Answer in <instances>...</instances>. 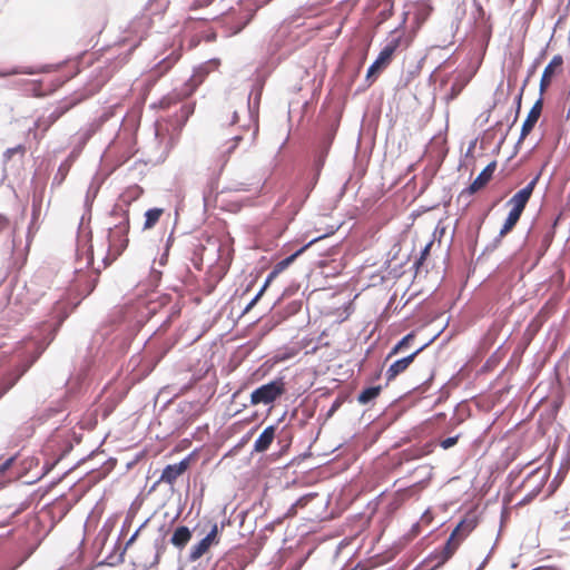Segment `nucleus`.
Segmentation results:
<instances>
[{"mask_svg": "<svg viewBox=\"0 0 570 570\" xmlns=\"http://www.w3.org/2000/svg\"><path fill=\"white\" fill-rule=\"evenodd\" d=\"M98 190H99V186L96 185L95 183H91L90 186L88 187V190H87V194H86L85 203H86L87 207L91 206L95 197L98 194Z\"/></svg>", "mask_w": 570, "mask_h": 570, "instance_id": "obj_31", "label": "nucleus"}, {"mask_svg": "<svg viewBox=\"0 0 570 570\" xmlns=\"http://www.w3.org/2000/svg\"><path fill=\"white\" fill-rule=\"evenodd\" d=\"M543 101L539 98L530 109L521 128L520 140H523L533 129L542 111Z\"/></svg>", "mask_w": 570, "mask_h": 570, "instance_id": "obj_16", "label": "nucleus"}, {"mask_svg": "<svg viewBox=\"0 0 570 570\" xmlns=\"http://www.w3.org/2000/svg\"><path fill=\"white\" fill-rule=\"evenodd\" d=\"M217 534H218V527L215 523L210 531L197 544H195L189 553V560L196 561L198 560L203 554H205L210 546L215 542H217Z\"/></svg>", "mask_w": 570, "mask_h": 570, "instance_id": "obj_10", "label": "nucleus"}, {"mask_svg": "<svg viewBox=\"0 0 570 570\" xmlns=\"http://www.w3.org/2000/svg\"><path fill=\"white\" fill-rule=\"evenodd\" d=\"M313 498V494H307V495H304V497H301L294 504H293V509L296 508V507H304L307 504V502Z\"/></svg>", "mask_w": 570, "mask_h": 570, "instance_id": "obj_40", "label": "nucleus"}, {"mask_svg": "<svg viewBox=\"0 0 570 570\" xmlns=\"http://www.w3.org/2000/svg\"><path fill=\"white\" fill-rule=\"evenodd\" d=\"M549 479V470L538 468L533 470L521 483L520 491L524 497L518 502V505L530 503L543 489Z\"/></svg>", "mask_w": 570, "mask_h": 570, "instance_id": "obj_4", "label": "nucleus"}, {"mask_svg": "<svg viewBox=\"0 0 570 570\" xmlns=\"http://www.w3.org/2000/svg\"><path fill=\"white\" fill-rule=\"evenodd\" d=\"M262 295H263V291H258L257 294L245 306V308L243 311V314L249 312L257 304V302L261 299Z\"/></svg>", "mask_w": 570, "mask_h": 570, "instance_id": "obj_38", "label": "nucleus"}, {"mask_svg": "<svg viewBox=\"0 0 570 570\" xmlns=\"http://www.w3.org/2000/svg\"><path fill=\"white\" fill-rule=\"evenodd\" d=\"M538 181V177L532 179L525 187L517 191L508 202L512 206L511 212L522 215Z\"/></svg>", "mask_w": 570, "mask_h": 570, "instance_id": "obj_9", "label": "nucleus"}, {"mask_svg": "<svg viewBox=\"0 0 570 570\" xmlns=\"http://www.w3.org/2000/svg\"><path fill=\"white\" fill-rule=\"evenodd\" d=\"M336 407H337V405H336V404H333V406H332V409H331V411H330V414H331L333 411H335V409H336Z\"/></svg>", "mask_w": 570, "mask_h": 570, "instance_id": "obj_59", "label": "nucleus"}, {"mask_svg": "<svg viewBox=\"0 0 570 570\" xmlns=\"http://www.w3.org/2000/svg\"><path fill=\"white\" fill-rule=\"evenodd\" d=\"M425 347V345H421L416 347L413 352H411L409 355H405L401 358H397L394 361V376L399 375L400 373H403L410 364L413 363L416 355Z\"/></svg>", "mask_w": 570, "mask_h": 570, "instance_id": "obj_20", "label": "nucleus"}, {"mask_svg": "<svg viewBox=\"0 0 570 570\" xmlns=\"http://www.w3.org/2000/svg\"><path fill=\"white\" fill-rule=\"evenodd\" d=\"M414 338V333H410L406 336H404L396 345H394V355L400 354L404 352L407 347H410Z\"/></svg>", "mask_w": 570, "mask_h": 570, "instance_id": "obj_28", "label": "nucleus"}, {"mask_svg": "<svg viewBox=\"0 0 570 570\" xmlns=\"http://www.w3.org/2000/svg\"><path fill=\"white\" fill-rule=\"evenodd\" d=\"M38 71L32 67H13L10 69L0 70V78H6L16 75H36Z\"/></svg>", "mask_w": 570, "mask_h": 570, "instance_id": "obj_25", "label": "nucleus"}, {"mask_svg": "<svg viewBox=\"0 0 570 570\" xmlns=\"http://www.w3.org/2000/svg\"><path fill=\"white\" fill-rule=\"evenodd\" d=\"M8 226V220L3 217V216H0V232L6 228Z\"/></svg>", "mask_w": 570, "mask_h": 570, "instance_id": "obj_51", "label": "nucleus"}, {"mask_svg": "<svg viewBox=\"0 0 570 570\" xmlns=\"http://www.w3.org/2000/svg\"><path fill=\"white\" fill-rule=\"evenodd\" d=\"M458 440H459V435L446 438L441 441V446L445 450L450 449L458 443Z\"/></svg>", "mask_w": 570, "mask_h": 570, "instance_id": "obj_39", "label": "nucleus"}, {"mask_svg": "<svg viewBox=\"0 0 570 570\" xmlns=\"http://www.w3.org/2000/svg\"><path fill=\"white\" fill-rule=\"evenodd\" d=\"M421 521H422V522H425V523H430L431 518H425V517H423V518H421Z\"/></svg>", "mask_w": 570, "mask_h": 570, "instance_id": "obj_55", "label": "nucleus"}, {"mask_svg": "<svg viewBox=\"0 0 570 570\" xmlns=\"http://www.w3.org/2000/svg\"><path fill=\"white\" fill-rule=\"evenodd\" d=\"M48 395L43 394L41 395V402H45L47 400ZM38 401H40V396L38 397Z\"/></svg>", "mask_w": 570, "mask_h": 570, "instance_id": "obj_56", "label": "nucleus"}, {"mask_svg": "<svg viewBox=\"0 0 570 570\" xmlns=\"http://www.w3.org/2000/svg\"><path fill=\"white\" fill-rule=\"evenodd\" d=\"M164 210L161 208H157V207L148 209L145 213L144 229L153 228L157 224V222L159 220Z\"/></svg>", "mask_w": 570, "mask_h": 570, "instance_id": "obj_24", "label": "nucleus"}, {"mask_svg": "<svg viewBox=\"0 0 570 570\" xmlns=\"http://www.w3.org/2000/svg\"><path fill=\"white\" fill-rule=\"evenodd\" d=\"M520 217H521V215L510 210V213L500 230V236H505L508 233H510L514 228L517 223L519 222Z\"/></svg>", "mask_w": 570, "mask_h": 570, "instance_id": "obj_26", "label": "nucleus"}, {"mask_svg": "<svg viewBox=\"0 0 570 570\" xmlns=\"http://www.w3.org/2000/svg\"><path fill=\"white\" fill-rule=\"evenodd\" d=\"M385 376H386L387 381L392 380V364L386 366Z\"/></svg>", "mask_w": 570, "mask_h": 570, "instance_id": "obj_49", "label": "nucleus"}, {"mask_svg": "<svg viewBox=\"0 0 570 570\" xmlns=\"http://www.w3.org/2000/svg\"><path fill=\"white\" fill-rule=\"evenodd\" d=\"M253 16H254L253 11H246L244 14V21L235 29L234 33L240 32L252 20Z\"/></svg>", "mask_w": 570, "mask_h": 570, "instance_id": "obj_36", "label": "nucleus"}, {"mask_svg": "<svg viewBox=\"0 0 570 570\" xmlns=\"http://www.w3.org/2000/svg\"><path fill=\"white\" fill-rule=\"evenodd\" d=\"M23 430L26 431L27 438L31 436L35 433V428L32 425L26 426Z\"/></svg>", "mask_w": 570, "mask_h": 570, "instance_id": "obj_47", "label": "nucleus"}, {"mask_svg": "<svg viewBox=\"0 0 570 570\" xmlns=\"http://www.w3.org/2000/svg\"><path fill=\"white\" fill-rule=\"evenodd\" d=\"M176 61H177V58H173V57L164 58L156 65L155 72H157L159 76L164 75L174 66V63Z\"/></svg>", "mask_w": 570, "mask_h": 570, "instance_id": "obj_27", "label": "nucleus"}, {"mask_svg": "<svg viewBox=\"0 0 570 570\" xmlns=\"http://www.w3.org/2000/svg\"><path fill=\"white\" fill-rule=\"evenodd\" d=\"M71 311L72 308H69L68 303L56 302L51 311V321L42 323L36 333L20 342L17 353L21 361V372L14 379L0 383V399L17 384L19 379L41 356Z\"/></svg>", "mask_w": 570, "mask_h": 570, "instance_id": "obj_1", "label": "nucleus"}, {"mask_svg": "<svg viewBox=\"0 0 570 570\" xmlns=\"http://www.w3.org/2000/svg\"><path fill=\"white\" fill-rule=\"evenodd\" d=\"M409 12H404V20L402 26L394 29V45L393 48H406L413 40L416 29L419 27L416 16L412 17L411 22L407 24Z\"/></svg>", "mask_w": 570, "mask_h": 570, "instance_id": "obj_7", "label": "nucleus"}, {"mask_svg": "<svg viewBox=\"0 0 570 570\" xmlns=\"http://www.w3.org/2000/svg\"><path fill=\"white\" fill-rule=\"evenodd\" d=\"M169 105H170V99H168V98H163V99L160 100V106H161L163 108H167V107H169Z\"/></svg>", "mask_w": 570, "mask_h": 570, "instance_id": "obj_52", "label": "nucleus"}, {"mask_svg": "<svg viewBox=\"0 0 570 570\" xmlns=\"http://www.w3.org/2000/svg\"><path fill=\"white\" fill-rule=\"evenodd\" d=\"M16 459H17V455H12V456L8 458L7 460H4L3 462H1L0 463V473L7 472L11 468V465L13 464Z\"/></svg>", "mask_w": 570, "mask_h": 570, "instance_id": "obj_37", "label": "nucleus"}, {"mask_svg": "<svg viewBox=\"0 0 570 570\" xmlns=\"http://www.w3.org/2000/svg\"><path fill=\"white\" fill-rule=\"evenodd\" d=\"M253 91L247 97V111L249 115V121H253L255 124V130L253 132V139L255 138V135L258 130V107H259V100L262 96V88H257L255 97L252 98Z\"/></svg>", "mask_w": 570, "mask_h": 570, "instance_id": "obj_19", "label": "nucleus"}, {"mask_svg": "<svg viewBox=\"0 0 570 570\" xmlns=\"http://www.w3.org/2000/svg\"><path fill=\"white\" fill-rule=\"evenodd\" d=\"M72 449V445L69 443L68 446L63 450V452L55 459L52 462H47L43 465V473H49L57 464L58 462Z\"/></svg>", "mask_w": 570, "mask_h": 570, "instance_id": "obj_30", "label": "nucleus"}, {"mask_svg": "<svg viewBox=\"0 0 570 570\" xmlns=\"http://www.w3.org/2000/svg\"><path fill=\"white\" fill-rule=\"evenodd\" d=\"M32 207H33V215L36 214V203L33 202L32 204Z\"/></svg>", "mask_w": 570, "mask_h": 570, "instance_id": "obj_61", "label": "nucleus"}, {"mask_svg": "<svg viewBox=\"0 0 570 570\" xmlns=\"http://www.w3.org/2000/svg\"><path fill=\"white\" fill-rule=\"evenodd\" d=\"M392 60V42L385 45L379 57L375 61L368 67L366 78L368 80H374L379 73L387 67L389 62Z\"/></svg>", "mask_w": 570, "mask_h": 570, "instance_id": "obj_11", "label": "nucleus"}, {"mask_svg": "<svg viewBox=\"0 0 570 570\" xmlns=\"http://www.w3.org/2000/svg\"><path fill=\"white\" fill-rule=\"evenodd\" d=\"M128 232H129V217L126 210L121 212V220L109 227L108 230V244L109 252L114 254L115 258L119 256L128 245Z\"/></svg>", "mask_w": 570, "mask_h": 570, "instance_id": "obj_5", "label": "nucleus"}, {"mask_svg": "<svg viewBox=\"0 0 570 570\" xmlns=\"http://www.w3.org/2000/svg\"><path fill=\"white\" fill-rule=\"evenodd\" d=\"M406 539H409V535L406 537ZM407 541L409 540H405L404 543H402V547H405V544H407Z\"/></svg>", "mask_w": 570, "mask_h": 570, "instance_id": "obj_62", "label": "nucleus"}, {"mask_svg": "<svg viewBox=\"0 0 570 570\" xmlns=\"http://www.w3.org/2000/svg\"><path fill=\"white\" fill-rule=\"evenodd\" d=\"M278 274L275 273L274 269H272V272L267 275L263 286L261 287L259 291H263V293L265 292V289L268 287V285L271 284V282L277 276Z\"/></svg>", "mask_w": 570, "mask_h": 570, "instance_id": "obj_41", "label": "nucleus"}, {"mask_svg": "<svg viewBox=\"0 0 570 570\" xmlns=\"http://www.w3.org/2000/svg\"><path fill=\"white\" fill-rule=\"evenodd\" d=\"M276 433L275 425L266 426L263 432L258 435L254 443V451L258 453H263L268 450L272 444Z\"/></svg>", "mask_w": 570, "mask_h": 570, "instance_id": "obj_18", "label": "nucleus"}, {"mask_svg": "<svg viewBox=\"0 0 570 570\" xmlns=\"http://www.w3.org/2000/svg\"><path fill=\"white\" fill-rule=\"evenodd\" d=\"M214 0H197L196 4L199 7L209 6Z\"/></svg>", "mask_w": 570, "mask_h": 570, "instance_id": "obj_48", "label": "nucleus"}, {"mask_svg": "<svg viewBox=\"0 0 570 570\" xmlns=\"http://www.w3.org/2000/svg\"><path fill=\"white\" fill-rule=\"evenodd\" d=\"M476 525L478 519L472 514H466L453 529L444 546L429 556V561L433 564V568L444 566L456 553Z\"/></svg>", "mask_w": 570, "mask_h": 570, "instance_id": "obj_2", "label": "nucleus"}, {"mask_svg": "<svg viewBox=\"0 0 570 570\" xmlns=\"http://www.w3.org/2000/svg\"><path fill=\"white\" fill-rule=\"evenodd\" d=\"M240 128H242V129H246V128H248V126L242 125V127H240Z\"/></svg>", "mask_w": 570, "mask_h": 570, "instance_id": "obj_64", "label": "nucleus"}, {"mask_svg": "<svg viewBox=\"0 0 570 570\" xmlns=\"http://www.w3.org/2000/svg\"><path fill=\"white\" fill-rule=\"evenodd\" d=\"M76 157L75 153H71L68 158L62 161L56 173V175L52 178V186H60L65 178L67 177L69 169L71 167V164Z\"/></svg>", "mask_w": 570, "mask_h": 570, "instance_id": "obj_22", "label": "nucleus"}, {"mask_svg": "<svg viewBox=\"0 0 570 570\" xmlns=\"http://www.w3.org/2000/svg\"><path fill=\"white\" fill-rule=\"evenodd\" d=\"M142 193L144 189L140 186L134 185L126 190L125 196L128 198L129 202H132L138 199L142 195Z\"/></svg>", "mask_w": 570, "mask_h": 570, "instance_id": "obj_29", "label": "nucleus"}, {"mask_svg": "<svg viewBox=\"0 0 570 570\" xmlns=\"http://www.w3.org/2000/svg\"><path fill=\"white\" fill-rule=\"evenodd\" d=\"M326 235H322V236H318V237H315L313 238L312 240H309L307 244H305L304 246H302L301 248H298L296 252H294L292 255L287 256L286 258L277 262L273 269L275 271V273L277 274H281L282 272H284L291 264L294 263V261L299 256L302 255L311 245H313L314 243H316L317 240L322 239L323 237H325Z\"/></svg>", "mask_w": 570, "mask_h": 570, "instance_id": "obj_17", "label": "nucleus"}, {"mask_svg": "<svg viewBox=\"0 0 570 570\" xmlns=\"http://www.w3.org/2000/svg\"><path fill=\"white\" fill-rule=\"evenodd\" d=\"M538 181V177L532 179L525 187L517 191L508 202L512 206L511 212L522 215Z\"/></svg>", "mask_w": 570, "mask_h": 570, "instance_id": "obj_8", "label": "nucleus"}, {"mask_svg": "<svg viewBox=\"0 0 570 570\" xmlns=\"http://www.w3.org/2000/svg\"><path fill=\"white\" fill-rule=\"evenodd\" d=\"M189 466V456L175 464H168L160 475L159 482L173 484Z\"/></svg>", "mask_w": 570, "mask_h": 570, "instance_id": "obj_14", "label": "nucleus"}, {"mask_svg": "<svg viewBox=\"0 0 570 570\" xmlns=\"http://www.w3.org/2000/svg\"><path fill=\"white\" fill-rule=\"evenodd\" d=\"M432 245H433V242H429L428 244H425V246L421 249L420 257L416 258L414 265L420 266L423 264V261L429 255Z\"/></svg>", "mask_w": 570, "mask_h": 570, "instance_id": "obj_33", "label": "nucleus"}, {"mask_svg": "<svg viewBox=\"0 0 570 570\" xmlns=\"http://www.w3.org/2000/svg\"><path fill=\"white\" fill-rule=\"evenodd\" d=\"M59 412L60 410L57 407H48L46 411H43V413L37 416V421H39L40 423H45L48 419H50L51 416Z\"/></svg>", "mask_w": 570, "mask_h": 570, "instance_id": "obj_32", "label": "nucleus"}, {"mask_svg": "<svg viewBox=\"0 0 570 570\" xmlns=\"http://www.w3.org/2000/svg\"><path fill=\"white\" fill-rule=\"evenodd\" d=\"M196 75H193V78L190 79V81L195 82L196 81Z\"/></svg>", "mask_w": 570, "mask_h": 570, "instance_id": "obj_60", "label": "nucleus"}, {"mask_svg": "<svg viewBox=\"0 0 570 570\" xmlns=\"http://www.w3.org/2000/svg\"><path fill=\"white\" fill-rule=\"evenodd\" d=\"M497 168V163H490L480 174L479 176L471 183V185L463 190L468 195H473L476 191L484 188L488 183L491 180L493 173Z\"/></svg>", "mask_w": 570, "mask_h": 570, "instance_id": "obj_15", "label": "nucleus"}, {"mask_svg": "<svg viewBox=\"0 0 570 570\" xmlns=\"http://www.w3.org/2000/svg\"><path fill=\"white\" fill-rule=\"evenodd\" d=\"M147 521H148V520H146V521L140 525V528H139V529H137V530L135 531V533L129 538V540H128L127 544H130L131 542H134V541L136 540V538H137V535H138V533H139L140 529H141V528L147 523Z\"/></svg>", "mask_w": 570, "mask_h": 570, "instance_id": "obj_43", "label": "nucleus"}, {"mask_svg": "<svg viewBox=\"0 0 570 570\" xmlns=\"http://www.w3.org/2000/svg\"><path fill=\"white\" fill-rule=\"evenodd\" d=\"M243 139L244 137L242 134H236L218 147L217 161L220 165V169H223L228 163L230 155L236 150Z\"/></svg>", "mask_w": 570, "mask_h": 570, "instance_id": "obj_13", "label": "nucleus"}, {"mask_svg": "<svg viewBox=\"0 0 570 570\" xmlns=\"http://www.w3.org/2000/svg\"><path fill=\"white\" fill-rule=\"evenodd\" d=\"M190 538H191L190 530L186 525H179L174 531V533L171 535V539H170V542L175 547L181 549V548H184L188 543Z\"/></svg>", "mask_w": 570, "mask_h": 570, "instance_id": "obj_21", "label": "nucleus"}, {"mask_svg": "<svg viewBox=\"0 0 570 570\" xmlns=\"http://www.w3.org/2000/svg\"><path fill=\"white\" fill-rule=\"evenodd\" d=\"M391 357H392V351H390V352L386 354L385 362H387Z\"/></svg>", "mask_w": 570, "mask_h": 570, "instance_id": "obj_57", "label": "nucleus"}, {"mask_svg": "<svg viewBox=\"0 0 570 570\" xmlns=\"http://www.w3.org/2000/svg\"><path fill=\"white\" fill-rule=\"evenodd\" d=\"M94 261V256H92V253L91 252H88V255H87V264H91Z\"/></svg>", "mask_w": 570, "mask_h": 570, "instance_id": "obj_53", "label": "nucleus"}, {"mask_svg": "<svg viewBox=\"0 0 570 570\" xmlns=\"http://www.w3.org/2000/svg\"><path fill=\"white\" fill-rule=\"evenodd\" d=\"M238 112L235 110L232 116L230 125H236L238 122Z\"/></svg>", "mask_w": 570, "mask_h": 570, "instance_id": "obj_50", "label": "nucleus"}, {"mask_svg": "<svg viewBox=\"0 0 570 570\" xmlns=\"http://www.w3.org/2000/svg\"><path fill=\"white\" fill-rule=\"evenodd\" d=\"M413 491L410 490V489H405V490H402V491H397L396 493H394V499H393V502H394V507L403 501L405 498H407L410 494H412Z\"/></svg>", "mask_w": 570, "mask_h": 570, "instance_id": "obj_35", "label": "nucleus"}, {"mask_svg": "<svg viewBox=\"0 0 570 570\" xmlns=\"http://www.w3.org/2000/svg\"><path fill=\"white\" fill-rule=\"evenodd\" d=\"M338 126L340 116L336 114L330 115L325 124L323 125L322 132L320 134L313 150L314 169L316 171V178L318 177L325 164L327 154L335 138Z\"/></svg>", "mask_w": 570, "mask_h": 570, "instance_id": "obj_3", "label": "nucleus"}, {"mask_svg": "<svg viewBox=\"0 0 570 570\" xmlns=\"http://www.w3.org/2000/svg\"><path fill=\"white\" fill-rule=\"evenodd\" d=\"M380 392H381V386L380 385H377V386H375V385L368 386V387H366V389L361 391V393L357 396V401L361 404H367L371 401H373L374 399H376L379 396Z\"/></svg>", "mask_w": 570, "mask_h": 570, "instance_id": "obj_23", "label": "nucleus"}, {"mask_svg": "<svg viewBox=\"0 0 570 570\" xmlns=\"http://www.w3.org/2000/svg\"><path fill=\"white\" fill-rule=\"evenodd\" d=\"M94 132V129H88L85 131L83 136H82V144H85L92 135Z\"/></svg>", "mask_w": 570, "mask_h": 570, "instance_id": "obj_46", "label": "nucleus"}, {"mask_svg": "<svg viewBox=\"0 0 570 570\" xmlns=\"http://www.w3.org/2000/svg\"><path fill=\"white\" fill-rule=\"evenodd\" d=\"M186 119L194 112V106H184Z\"/></svg>", "mask_w": 570, "mask_h": 570, "instance_id": "obj_45", "label": "nucleus"}, {"mask_svg": "<svg viewBox=\"0 0 570 570\" xmlns=\"http://www.w3.org/2000/svg\"><path fill=\"white\" fill-rule=\"evenodd\" d=\"M563 58L561 55H556L543 70L540 80V92L543 94L551 85L554 75L562 71Z\"/></svg>", "mask_w": 570, "mask_h": 570, "instance_id": "obj_12", "label": "nucleus"}, {"mask_svg": "<svg viewBox=\"0 0 570 570\" xmlns=\"http://www.w3.org/2000/svg\"><path fill=\"white\" fill-rule=\"evenodd\" d=\"M483 567H484V562L476 570H482Z\"/></svg>", "mask_w": 570, "mask_h": 570, "instance_id": "obj_63", "label": "nucleus"}, {"mask_svg": "<svg viewBox=\"0 0 570 570\" xmlns=\"http://www.w3.org/2000/svg\"><path fill=\"white\" fill-rule=\"evenodd\" d=\"M98 282V275L95 274L94 277L86 283V288L83 291V297L88 296L92 293Z\"/></svg>", "mask_w": 570, "mask_h": 570, "instance_id": "obj_34", "label": "nucleus"}, {"mask_svg": "<svg viewBox=\"0 0 570 570\" xmlns=\"http://www.w3.org/2000/svg\"><path fill=\"white\" fill-rule=\"evenodd\" d=\"M21 149H22L21 146H18L16 148H9V149H7L4 155L9 158V157H11V155H13L14 153H17L18 150H21Z\"/></svg>", "mask_w": 570, "mask_h": 570, "instance_id": "obj_44", "label": "nucleus"}, {"mask_svg": "<svg viewBox=\"0 0 570 570\" xmlns=\"http://www.w3.org/2000/svg\"><path fill=\"white\" fill-rule=\"evenodd\" d=\"M62 115V111L58 112V111H55L51 116L57 119L59 118L60 116Z\"/></svg>", "mask_w": 570, "mask_h": 570, "instance_id": "obj_54", "label": "nucleus"}, {"mask_svg": "<svg viewBox=\"0 0 570 570\" xmlns=\"http://www.w3.org/2000/svg\"><path fill=\"white\" fill-rule=\"evenodd\" d=\"M285 392V384L283 379L273 380L266 384L261 385L250 394V404H271Z\"/></svg>", "mask_w": 570, "mask_h": 570, "instance_id": "obj_6", "label": "nucleus"}, {"mask_svg": "<svg viewBox=\"0 0 570 570\" xmlns=\"http://www.w3.org/2000/svg\"><path fill=\"white\" fill-rule=\"evenodd\" d=\"M390 306H392V297L389 298L387 304H386V308H389Z\"/></svg>", "mask_w": 570, "mask_h": 570, "instance_id": "obj_58", "label": "nucleus"}, {"mask_svg": "<svg viewBox=\"0 0 570 570\" xmlns=\"http://www.w3.org/2000/svg\"><path fill=\"white\" fill-rule=\"evenodd\" d=\"M420 533V523H415L412 529L410 530V533H409V539L407 540H412L414 539L415 537H417Z\"/></svg>", "mask_w": 570, "mask_h": 570, "instance_id": "obj_42", "label": "nucleus"}]
</instances>
